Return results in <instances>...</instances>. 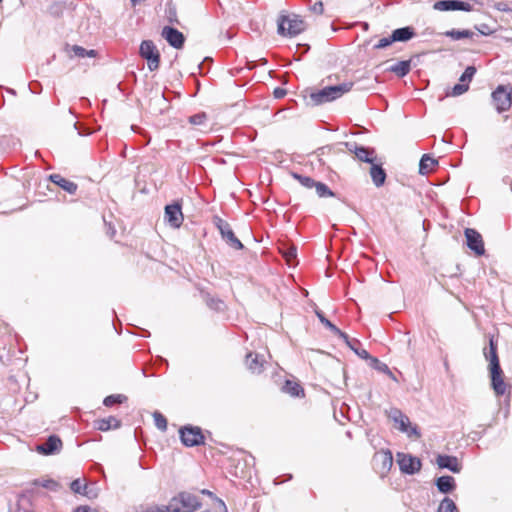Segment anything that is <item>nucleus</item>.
<instances>
[{
	"instance_id": "obj_25",
	"label": "nucleus",
	"mask_w": 512,
	"mask_h": 512,
	"mask_svg": "<svg viewBox=\"0 0 512 512\" xmlns=\"http://www.w3.org/2000/svg\"><path fill=\"white\" fill-rule=\"evenodd\" d=\"M390 72L396 74L398 77L406 76L411 70V61L403 60L392 65L388 69Z\"/></svg>"
},
{
	"instance_id": "obj_20",
	"label": "nucleus",
	"mask_w": 512,
	"mask_h": 512,
	"mask_svg": "<svg viewBox=\"0 0 512 512\" xmlns=\"http://www.w3.org/2000/svg\"><path fill=\"white\" fill-rule=\"evenodd\" d=\"M246 365L252 373H261L264 359L257 353H249L246 356Z\"/></svg>"
},
{
	"instance_id": "obj_33",
	"label": "nucleus",
	"mask_w": 512,
	"mask_h": 512,
	"mask_svg": "<svg viewBox=\"0 0 512 512\" xmlns=\"http://www.w3.org/2000/svg\"><path fill=\"white\" fill-rule=\"evenodd\" d=\"M154 423L155 426L161 430L166 431L167 430V420L166 418L158 411H155L153 413Z\"/></svg>"
},
{
	"instance_id": "obj_48",
	"label": "nucleus",
	"mask_w": 512,
	"mask_h": 512,
	"mask_svg": "<svg viewBox=\"0 0 512 512\" xmlns=\"http://www.w3.org/2000/svg\"><path fill=\"white\" fill-rule=\"evenodd\" d=\"M351 350L355 352V350L358 349V346H360V342L357 339H351L350 344H346Z\"/></svg>"
},
{
	"instance_id": "obj_10",
	"label": "nucleus",
	"mask_w": 512,
	"mask_h": 512,
	"mask_svg": "<svg viewBox=\"0 0 512 512\" xmlns=\"http://www.w3.org/2000/svg\"><path fill=\"white\" fill-rule=\"evenodd\" d=\"M492 101L498 113L510 109L512 104L511 92L505 86H498L492 92Z\"/></svg>"
},
{
	"instance_id": "obj_35",
	"label": "nucleus",
	"mask_w": 512,
	"mask_h": 512,
	"mask_svg": "<svg viewBox=\"0 0 512 512\" xmlns=\"http://www.w3.org/2000/svg\"><path fill=\"white\" fill-rule=\"evenodd\" d=\"M476 73V68L474 66H468L463 74L460 77V82L463 84H468L472 81L474 75Z\"/></svg>"
},
{
	"instance_id": "obj_32",
	"label": "nucleus",
	"mask_w": 512,
	"mask_h": 512,
	"mask_svg": "<svg viewBox=\"0 0 512 512\" xmlns=\"http://www.w3.org/2000/svg\"><path fill=\"white\" fill-rule=\"evenodd\" d=\"M126 400L127 397L122 394L109 395L104 399L103 404L107 407H110L114 404H121Z\"/></svg>"
},
{
	"instance_id": "obj_30",
	"label": "nucleus",
	"mask_w": 512,
	"mask_h": 512,
	"mask_svg": "<svg viewBox=\"0 0 512 512\" xmlns=\"http://www.w3.org/2000/svg\"><path fill=\"white\" fill-rule=\"evenodd\" d=\"M71 50H72L74 56H76L78 58L95 57L96 56L95 50H93V49L86 50L85 48L78 46V45L72 46Z\"/></svg>"
},
{
	"instance_id": "obj_12",
	"label": "nucleus",
	"mask_w": 512,
	"mask_h": 512,
	"mask_svg": "<svg viewBox=\"0 0 512 512\" xmlns=\"http://www.w3.org/2000/svg\"><path fill=\"white\" fill-rule=\"evenodd\" d=\"M464 234L466 237L467 246L472 251H474L476 255H483L485 248L481 234L472 228H466Z\"/></svg>"
},
{
	"instance_id": "obj_5",
	"label": "nucleus",
	"mask_w": 512,
	"mask_h": 512,
	"mask_svg": "<svg viewBox=\"0 0 512 512\" xmlns=\"http://www.w3.org/2000/svg\"><path fill=\"white\" fill-rule=\"evenodd\" d=\"M305 30V22L297 15L282 16L278 21V33L293 37Z\"/></svg>"
},
{
	"instance_id": "obj_27",
	"label": "nucleus",
	"mask_w": 512,
	"mask_h": 512,
	"mask_svg": "<svg viewBox=\"0 0 512 512\" xmlns=\"http://www.w3.org/2000/svg\"><path fill=\"white\" fill-rule=\"evenodd\" d=\"M121 422L114 416H109L108 418L100 419L98 421L97 428L101 431H107L111 428H118L120 427Z\"/></svg>"
},
{
	"instance_id": "obj_44",
	"label": "nucleus",
	"mask_w": 512,
	"mask_h": 512,
	"mask_svg": "<svg viewBox=\"0 0 512 512\" xmlns=\"http://www.w3.org/2000/svg\"><path fill=\"white\" fill-rule=\"evenodd\" d=\"M149 512H173V511L170 509V504H168L167 506L149 508Z\"/></svg>"
},
{
	"instance_id": "obj_13",
	"label": "nucleus",
	"mask_w": 512,
	"mask_h": 512,
	"mask_svg": "<svg viewBox=\"0 0 512 512\" xmlns=\"http://www.w3.org/2000/svg\"><path fill=\"white\" fill-rule=\"evenodd\" d=\"M433 8L437 11H471L472 5L460 0H439L434 3Z\"/></svg>"
},
{
	"instance_id": "obj_26",
	"label": "nucleus",
	"mask_w": 512,
	"mask_h": 512,
	"mask_svg": "<svg viewBox=\"0 0 512 512\" xmlns=\"http://www.w3.org/2000/svg\"><path fill=\"white\" fill-rule=\"evenodd\" d=\"M444 35L446 37L451 38L452 40L457 41V40H461L464 38H473V36H475L476 34L471 30L452 29V30L446 31L444 33Z\"/></svg>"
},
{
	"instance_id": "obj_15",
	"label": "nucleus",
	"mask_w": 512,
	"mask_h": 512,
	"mask_svg": "<svg viewBox=\"0 0 512 512\" xmlns=\"http://www.w3.org/2000/svg\"><path fill=\"white\" fill-rule=\"evenodd\" d=\"M162 37L169 43L170 46L180 49L183 47L185 38L182 32L176 28L165 26L162 29Z\"/></svg>"
},
{
	"instance_id": "obj_28",
	"label": "nucleus",
	"mask_w": 512,
	"mask_h": 512,
	"mask_svg": "<svg viewBox=\"0 0 512 512\" xmlns=\"http://www.w3.org/2000/svg\"><path fill=\"white\" fill-rule=\"evenodd\" d=\"M283 391L293 397H298L304 394L303 388L296 382L287 380L283 386Z\"/></svg>"
},
{
	"instance_id": "obj_4",
	"label": "nucleus",
	"mask_w": 512,
	"mask_h": 512,
	"mask_svg": "<svg viewBox=\"0 0 512 512\" xmlns=\"http://www.w3.org/2000/svg\"><path fill=\"white\" fill-rule=\"evenodd\" d=\"M173 512H193L201 505L198 497L188 492H182L169 502Z\"/></svg>"
},
{
	"instance_id": "obj_9",
	"label": "nucleus",
	"mask_w": 512,
	"mask_h": 512,
	"mask_svg": "<svg viewBox=\"0 0 512 512\" xmlns=\"http://www.w3.org/2000/svg\"><path fill=\"white\" fill-rule=\"evenodd\" d=\"M397 463L403 474L414 475L420 471L422 463L418 457L406 453H397Z\"/></svg>"
},
{
	"instance_id": "obj_46",
	"label": "nucleus",
	"mask_w": 512,
	"mask_h": 512,
	"mask_svg": "<svg viewBox=\"0 0 512 512\" xmlns=\"http://www.w3.org/2000/svg\"><path fill=\"white\" fill-rule=\"evenodd\" d=\"M42 486L53 490L57 487V483L54 480H46L42 483Z\"/></svg>"
},
{
	"instance_id": "obj_41",
	"label": "nucleus",
	"mask_w": 512,
	"mask_h": 512,
	"mask_svg": "<svg viewBox=\"0 0 512 512\" xmlns=\"http://www.w3.org/2000/svg\"><path fill=\"white\" fill-rule=\"evenodd\" d=\"M393 43V40H392V37L389 36V37H384V38H381L377 44L374 45V48L375 49H383V48H386L388 47L389 45H391Z\"/></svg>"
},
{
	"instance_id": "obj_50",
	"label": "nucleus",
	"mask_w": 512,
	"mask_h": 512,
	"mask_svg": "<svg viewBox=\"0 0 512 512\" xmlns=\"http://www.w3.org/2000/svg\"><path fill=\"white\" fill-rule=\"evenodd\" d=\"M216 505L217 507L222 511V512H228L227 511V507L225 505V503L221 500V499H218L216 498Z\"/></svg>"
},
{
	"instance_id": "obj_17",
	"label": "nucleus",
	"mask_w": 512,
	"mask_h": 512,
	"mask_svg": "<svg viewBox=\"0 0 512 512\" xmlns=\"http://www.w3.org/2000/svg\"><path fill=\"white\" fill-rule=\"evenodd\" d=\"M61 447V439L56 435H51L44 443L37 446V451L44 455H51L59 452Z\"/></svg>"
},
{
	"instance_id": "obj_36",
	"label": "nucleus",
	"mask_w": 512,
	"mask_h": 512,
	"mask_svg": "<svg viewBox=\"0 0 512 512\" xmlns=\"http://www.w3.org/2000/svg\"><path fill=\"white\" fill-rule=\"evenodd\" d=\"M293 177L299 181V183L306 188H314L316 181L308 176H303L297 173L293 174Z\"/></svg>"
},
{
	"instance_id": "obj_3",
	"label": "nucleus",
	"mask_w": 512,
	"mask_h": 512,
	"mask_svg": "<svg viewBox=\"0 0 512 512\" xmlns=\"http://www.w3.org/2000/svg\"><path fill=\"white\" fill-rule=\"evenodd\" d=\"M387 415L395 423L397 429L402 433H405L409 438H420L421 434L418 427L411 425L408 416H406L400 409L392 408Z\"/></svg>"
},
{
	"instance_id": "obj_6",
	"label": "nucleus",
	"mask_w": 512,
	"mask_h": 512,
	"mask_svg": "<svg viewBox=\"0 0 512 512\" xmlns=\"http://www.w3.org/2000/svg\"><path fill=\"white\" fill-rule=\"evenodd\" d=\"M139 55L147 61L148 69L153 72L159 69L160 52L152 40H143L140 44Z\"/></svg>"
},
{
	"instance_id": "obj_38",
	"label": "nucleus",
	"mask_w": 512,
	"mask_h": 512,
	"mask_svg": "<svg viewBox=\"0 0 512 512\" xmlns=\"http://www.w3.org/2000/svg\"><path fill=\"white\" fill-rule=\"evenodd\" d=\"M86 485H84L80 479H75L71 482L70 484V489L74 492V493H78V494H86Z\"/></svg>"
},
{
	"instance_id": "obj_56",
	"label": "nucleus",
	"mask_w": 512,
	"mask_h": 512,
	"mask_svg": "<svg viewBox=\"0 0 512 512\" xmlns=\"http://www.w3.org/2000/svg\"><path fill=\"white\" fill-rule=\"evenodd\" d=\"M0 2H2V0H0Z\"/></svg>"
},
{
	"instance_id": "obj_37",
	"label": "nucleus",
	"mask_w": 512,
	"mask_h": 512,
	"mask_svg": "<svg viewBox=\"0 0 512 512\" xmlns=\"http://www.w3.org/2000/svg\"><path fill=\"white\" fill-rule=\"evenodd\" d=\"M206 120H207V115L204 112L198 113V114H195V115H192L189 117V123H191L192 125H196V126L205 124Z\"/></svg>"
},
{
	"instance_id": "obj_49",
	"label": "nucleus",
	"mask_w": 512,
	"mask_h": 512,
	"mask_svg": "<svg viewBox=\"0 0 512 512\" xmlns=\"http://www.w3.org/2000/svg\"><path fill=\"white\" fill-rule=\"evenodd\" d=\"M355 353H356L357 355H359V356H360L361 358H363V359H368V358H370L369 353H368L365 349H359V348H358L357 350H355Z\"/></svg>"
},
{
	"instance_id": "obj_54",
	"label": "nucleus",
	"mask_w": 512,
	"mask_h": 512,
	"mask_svg": "<svg viewBox=\"0 0 512 512\" xmlns=\"http://www.w3.org/2000/svg\"><path fill=\"white\" fill-rule=\"evenodd\" d=\"M137 1L138 0H132V3L135 5V4H137Z\"/></svg>"
},
{
	"instance_id": "obj_40",
	"label": "nucleus",
	"mask_w": 512,
	"mask_h": 512,
	"mask_svg": "<svg viewBox=\"0 0 512 512\" xmlns=\"http://www.w3.org/2000/svg\"><path fill=\"white\" fill-rule=\"evenodd\" d=\"M372 361L374 363L375 369H377L383 373H386L388 375H392V372L390 371L389 367L385 363L379 361L377 358H372Z\"/></svg>"
},
{
	"instance_id": "obj_42",
	"label": "nucleus",
	"mask_w": 512,
	"mask_h": 512,
	"mask_svg": "<svg viewBox=\"0 0 512 512\" xmlns=\"http://www.w3.org/2000/svg\"><path fill=\"white\" fill-rule=\"evenodd\" d=\"M335 336L342 339L346 344H350V338L345 332L341 331L338 327L332 332Z\"/></svg>"
},
{
	"instance_id": "obj_29",
	"label": "nucleus",
	"mask_w": 512,
	"mask_h": 512,
	"mask_svg": "<svg viewBox=\"0 0 512 512\" xmlns=\"http://www.w3.org/2000/svg\"><path fill=\"white\" fill-rule=\"evenodd\" d=\"M437 512H458V509L455 502L452 499L445 497L441 501Z\"/></svg>"
},
{
	"instance_id": "obj_16",
	"label": "nucleus",
	"mask_w": 512,
	"mask_h": 512,
	"mask_svg": "<svg viewBox=\"0 0 512 512\" xmlns=\"http://www.w3.org/2000/svg\"><path fill=\"white\" fill-rule=\"evenodd\" d=\"M346 148L355 154L356 158L360 161L373 164L374 163V150L363 146H358L355 142H347Z\"/></svg>"
},
{
	"instance_id": "obj_23",
	"label": "nucleus",
	"mask_w": 512,
	"mask_h": 512,
	"mask_svg": "<svg viewBox=\"0 0 512 512\" xmlns=\"http://www.w3.org/2000/svg\"><path fill=\"white\" fill-rule=\"evenodd\" d=\"M370 176L376 187H381L385 183L386 172L381 165L375 163L371 164Z\"/></svg>"
},
{
	"instance_id": "obj_1",
	"label": "nucleus",
	"mask_w": 512,
	"mask_h": 512,
	"mask_svg": "<svg viewBox=\"0 0 512 512\" xmlns=\"http://www.w3.org/2000/svg\"><path fill=\"white\" fill-rule=\"evenodd\" d=\"M485 358L489 361V370L491 377V385L496 395H504L507 386L503 379V371L500 367L499 358L497 354V346L491 339L489 342V349L484 351Z\"/></svg>"
},
{
	"instance_id": "obj_52",
	"label": "nucleus",
	"mask_w": 512,
	"mask_h": 512,
	"mask_svg": "<svg viewBox=\"0 0 512 512\" xmlns=\"http://www.w3.org/2000/svg\"><path fill=\"white\" fill-rule=\"evenodd\" d=\"M74 512H91L88 507H78Z\"/></svg>"
},
{
	"instance_id": "obj_43",
	"label": "nucleus",
	"mask_w": 512,
	"mask_h": 512,
	"mask_svg": "<svg viewBox=\"0 0 512 512\" xmlns=\"http://www.w3.org/2000/svg\"><path fill=\"white\" fill-rule=\"evenodd\" d=\"M311 10L316 14H322L324 11L323 3L321 1L316 2L312 7Z\"/></svg>"
},
{
	"instance_id": "obj_11",
	"label": "nucleus",
	"mask_w": 512,
	"mask_h": 512,
	"mask_svg": "<svg viewBox=\"0 0 512 512\" xmlns=\"http://www.w3.org/2000/svg\"><path fill=\"white\" fill-rule=\"evenodd\" d=\"M179 432L182 443L187 447L198 446L204 443V436L199 427L185 426Z\"/></svg>"
},
{
	"instance_id": "obj_39",
	"label": "nucleus",
	"mask_w": 512,
	"mask_h": 512,
	"mask_svg": "<svg viewBox=\"0 0 512 512\" xmlns=\"http://www.w3.org/2000/svg\"><path fill=\"white\" fill-rule=\"evenodd\" d=\"M316 315L319 319V321L327 328L329 329L331 332H333L337 327L331 322L329 321L325 316L324 314L321 312V311H316Z\"/></svg>"
},
{
	"instance_id": "obj_53",
	"label": "nucleus",
	"mask_w": 512,
	"mask_h": 512,
	"mask_svg": "<svg viewBox=\"0 0 512 512\" xmlns=\"http://www.w3.org/2000/svg\"><path fill=\"white\" fill-rule=\"evenodd\" d=\"M201 493H202V494L209 495V496H212V495H213V494H212V492H210L209 490H206V489H203V490L201 491Z\"/></svg>"
},
{
	"instance_id": "obj_2",
	"label": "nucleus",
	"mask_w": 512,
	"mask_h": 512,
	"mask_svg": "<svg viewBox=\"0 0 512 512\" xmlns=\"http://www.w3.org/2000/svg\"><path fill=\"white\" fill-rule=\"evenodd\" d=\"M353 87L352 82H344L339 85L327 86L309 95L310 103L314 106L334 101L348 93Z\"/></svg>"
},
{
	"instance_id": "obj_8",
	"label": "nucleus",
	"mask_w": 512,
	"mask_h": 512,
	"mask_svg": "<svg viewBox=\"0 0 512 512\" xmlns=\"http://www.w3.org/2000/svg\"><path fill=\"white\" fill-rule=\"evenodd\" d=\"M213 223L219 230L222 238L226 241V243L236 249L241 250L244 248L242 242L235 236L230 224L220 218L219 216H215L213 218Z\"/></svg>"
},
{
	"instance_id": "obj_31",
	"label": "nucleus",
	"mask_w": 512,
	"mask_h": 512,
	"mask_svg": "<svg viewBox=\"0 0 512 512\" xmlns=\"http://www.w3.org/2000/svg\"><path fill=\"white\" fill-rule=\"evenodd\" d=\"M314 188L316 190V193L319 197H333L334 193L333 191L324 183L317 182L314 185Z\"/></svg>"
},
{
	"instance_id": "obj_14",
	"label": "nucleus",
	"mask_w": 512,
	"mask_h": 512,
	"mask_svg": "<svg viewBox=\"0 0 512 512\" xmlns=\"http://www.w3.org/2000/svg\"><path fill=\"white\" fill-rule=\"evenodd\" d=\"M165 220L172 228H179L184 220L181 205L170 204L165 207Z\"/></svg>"
},
{
	"instance_id": "obj_22",
	"label": "nucleus",
	"mask_w": 512,
	"mask_h": 512,
	"mask_svg": "<svg viewBox=\"0 0 512 512\" xmlns=\"http://www.w3.org/2000/svg\"><path fill=\"white\" fill-rule=\"evenodd\" d=\"M414 36L415 31L412 27L409 26L395 29L391 35L393 42H405Z\"/></svg>"
},
{
	"instance_id": "obj_45",
	"label": "nucleus",
	"mask_w": 512,
	"mask_h": 512,
	"mask_svg": "<svg viewBox=\"0 0 512 512\" xmlns=\"http://www.w3.org/2000/svg\"><path fill=\"white\" fill-rule=\"evenodd\" d=\"M209 306L216 310H221L223 307V302L221 300L212 299L211 302L209 303Z\"/></svg>"
},
{
	"instance_id": "obj_18",
	"label": "nucleus",
	"mask_w": 512,
	"mask_h": 512,
	"mask_svg": "<svg viewBox=\"0 0 512 512\" xmlns=\"http://www.w3.org/2000/svg\"><path fill=\"white\" fill-rule=\"evenodd\" d=\"M436 463L441 469H448L453 473H459L461 471V465L458 458L450 455H438Z\"/></svg>"
},
{
	"instance_id": "obj_24",
	"label": "nucleus",
	"mask_w": 512,
	"mask_h": 512,
	"mask_svg": "<svg viewBox=\"0 0 512 512\" xmlns=\"http://www.w3.org/2000/svg\"><path fill=\"white\" fill-rule=\"evenodd\" d=\"M438 165V161L428 154H424L419 163V173L426 175L430 173L435 166Z\"/></svg>"
},
{
	"instance_id": "obj_34",
	"label": "nucleus",
	"mask_w": 512,
	"mask_h": 512,
	"mask_svg": "<svg viewBox=\"0 0 512 512\" xmlns=\"http://www.w3.org/2000/svg\"><path fill=\"white\" fill-rule=\"evenodd\" d=\"M468 89H469L468 84H463L462 82H460L458 84H455L452 87L451 91L447 93V96H453V97L460 96L463 93H465L466 91H468Z\"/></svg>"
},
{
	"instance_id": "obj_51",
	"label": "nucleus",
	"mask_w": 512,
	"mask_h": 512,
	"mask_svg": "<svg viewBox=\"0 0 512 512\" xmlns=\"http://www.w3.org/2000/svg\"><path fill=\"white\" fill-rule=\"evenodd\" d=\"M286 257L288 260H290L291 258H295L296 257V249L295 248L289 249L288 252L286 253Z\"/></svg>"
},
{
	"instance_id": "obj_19",
	"label": "nucleus",
	"mask_w": 512,
	"mask_h": 512,
	"mask_svg": "<svg viewBox=\"0 0 512 512\" xmlns=\"http://www.w3.org/2000/svg\"><path fill=\"white\" fill-rule=\"evenodd\" d=\"M49 178H50L51 182H53L54 184L61 187L63 190H65L69 194L76 193L77 188H78L77 184L62 177L60 174H52V175H50Z\"/></svg>"
},
{
	"instance_id": "obj_21",
	"label": "nucleus",
	"mask_w": 512,
	"mask_h": 512,
	"mask_svg": "<svg viewBox=\"0 0 512 512\" xmlns=\"http://www.w3.org/2000/svg\"><path fill=\"white\" fill-rule=\"evenodd\" d=\"M435 485L441 493H449L456 487L454 477L445 475L436 479Z\"/></svg>"
},
{
	"instance_id": "obj_55",
	"label": "nucleus",
	"mask_w": 512,
	"mask_h": 512,
	"mask_svg": "<svg viewBox=\"0 0 512 512\" xmlns=\"http://www.w3.org/2000/svg\"><path fill=\"white\" fill-rule=\"evenodd\" d=\"M145 512H149V509H147Z\"/></svg>"
},
{
	"instance_id": "obj_47",
	"label": "nucleus",
	"mask_w": 512,
	"mask_h": 512,
	"mask_svg": "<svg viewBox=\"0 0 512 512\" xmlns=\"http://www.w3.org/2000/svg\"><path fill=\"white\" fill-rule=\"evenodd\" d=\"M285 94H286V90H284L282 88H279V87L276 88L274 90V92H273L274 97L277 98V99H280V98L284 97Z\"/></svg>"
},
{
	"instance_id": "obj_7",
	"label": "nucleus",
	"mask_w": 512,
	"mask_h": 512,
	"mask_svg": "<svg viewBox=\"0 0 512 512\" xmlns=\"http://www.w3.org/2000/svg\"><path fill=\"white\" fill-rule=\"evenodd\" d=\"M372 465L380 477H385L393 466L392 452L388 449L377 451L373 456Z\"/></svg>"
}]
</instances>
